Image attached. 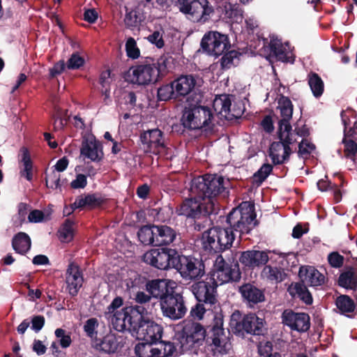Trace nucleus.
Returning a JSON list of instances; mask_svg holds the SVG:
<instances>
[{"label":"nucleus","instance_id":"f257e3e1","mask_svg":"<svg viewBox=\"0 0 357 357\" xmlns=\"http://www.w3.org/2000/svg\"><path fill=\"white\" fill-rule=\"evenodd\" d=\"M147 310L144 306L130 305L116 314L114 319L116 331L126 330L136 331L139 339L157 344L162 338L163 327L153 320L144 317Z\"/></svg>","mask_w":357,"mask_h":357},{"label":"nucleus","instance_id":"f03ea898","mask_svg":"<svg viewBox=\"0 0 357 357\" xmlns=\"http://www.w3.org/2000/svg\"><path fill=\"white\" fill-rule=\"evenodd\" d=\"M229 181H225L222 176L217 174H204L194 178L191 181L190 195L201 198L208 204H214V198L227 193Z\"/></svg>","mask_w":357,"mask_h":357},{"label":"nucleus","instance_id":"7ed1b4c3","mask_svg":"<svg viewBox=\"0 0 357 357\" xmlns=\"http://www.w3.org/2000/svg\"><path fill=\"white\" fill-rule=\"evenodd\" d=\"M227 223L236 235L238 234V245L243 236L250 234L259 224L257 220L255 204L252 202H242L229 213Z\"/></svg>","mask_w":357,"mask_h":357},{"label":"nucleus","instance_id":"20e7f679","mask_svg":"<svg viewBox=\"0 0 357 357\" xmlns=\"http://www.w3.org/2000/svg\"><path fill=\"white\" fill-rule=\"evenodd\" d=\"M195 103H190L183 110L181 121L189 130H202L206 135L213 132L215 125L212 120L213 114L211 109L206 106H202V96L197 95Z\"/></svg>","mask_w":357,"mask_h":357},{"label":"nucleus","instance_id":"39448f33","mask_svg":"<svg viewBox=\"0 0 357 357\" xmlns=\"http://www.w3.org/2000/svg\"><path fill=\"white\" fill-rule=\"evenodd\" d=\"M213 211V204H208L201 198L192 195L190 198L185 199L176 208V213L178 216H183L190 222H193L195 229L198 231L204 227L202 223L208 220L209 215Z\"/></svg>","mask_w":357,"mask_h":357},{"label":"nucleus","instance_id":"423d86ee","mask_svg":"<svg viewBox=\"0 0 357 357\" xmlns=\"http://www.w3.org/2000/svg\"><path fill=\"white\" fill-rule=\"evenodd\" d=\"M177 236L175 229L166 225H146L137 232L139 241L144 245L160 247L172 243Z\"/></svg>","mask_w":357,"mask_h":357},{"label":"nucleus","instance_id":"0eeeda50","mask_svg":"<svg viewBox=\"0 0 357 357\" xmlns=\"http://www.w3.org/2000/svg\"><path fill=\"white\" fill-rule=\"evenodd\" d=\"M208 275L213 278L219 285L230 281L238 282L241 278V271L234 252H231L227 260L221 255H218Z\"/></svg>","mask_w":357,"mask_h":357},{"label":"nucleus","instance_id":"6e6552de","mask_svg":"<svg viewBox=\"0 0 357 357\" xmlns=\"http://www.w3.org/2000/svg\"><path fill=\"white\" fill-rule=\"evenodd\" d=\"M169 3L177 6L194 22L205 23L214 13V8L208 0H168Z\"/></svg>","mask_w":357,"mask_h":357},{"label":"nucleus","instance_id":"1a4fd4ad","mask_svg":"<svg viewBox=\"0 0 357 357\" xmlns=\"http://www.w3.org/2000/svg\"><path fill=\"white\" fill-rule=\"evenodd\" d=\"M172 262L173 268L185 280H199L205 274V265L203 261L191 255L185 256L177 251Z\"/></svg>","mask_w":357,"mask_h":357},{"label":"nucleus","instance_id":"9d476101","mask_svg":"<svg viewBox=\"0 0 357 357\" xmlns=\"http://www.w3.org/2000/svg\"><path fill=\"white\" fill-rule=\"evenodd\" d=\"M206 328L199 323L185 324L180 334L177 335V345L180 353L199 347L206 342Z\"/></svg>","mask_w":357,"mask_h":357},{"label":"nucleus","instance_id":"9b49d317","mask_svg":"<svg viewBox=\"0 0 357 357\" xmlns=\"http://www.w3.org/2000/svg\"><path fill=\"white\" fill-rule=\"evenodd\" d=\"M218 282L207 275L204 280L194 282L191 286V291L198 302L204 303L208 307L213 306L216 312L222 311L218 300Z\"/></svg>","mask_w":357,"mask_h":357},{"label":"nucleus","instance_id":"f8f14e48","mask_svg":"<svg viewBox=\"0 0 357 357\" xmlns=\"http://www.w3.org/2000/svg\"><path fill=\"white\" fill-rule=\"evenodd\" d=\"M200 45L204 52L215 57L231 48L228 36L216 31L206 32L201 40Z\"/></svg>","mask_w":357,"mask_h":357},{"label":"nucleus","instance_id":"ddd939ff","mask_svg":"<svg viewBox=\"0 0 357 357\" xmlns=\"http://www.w3.org/2000/svg\"><path fill=\"white\" fill-rule=\"evenodd\" d=\"M223 314H218L213 317V322L206 328V344L220 352L225 351L227 337L223 328Z\"/></svg>","mask_w":357,"mask_h":357},{"label":"nucleus","instance_id":"4468645a","mask_svg":"<svg viewBox=\"0 0 357 357\" xmlns=\"http://www.w3.org/2000/svg\"><path fill=\"white\" fill-rule=\"evenodd\" d=\"M160 307L163 316L172 320L183 318L187 312L183 296L174 289L160 301Z\"/></svg>","mask_w":357,"mask_h":357},{"label":"nucleus","instance_id":"2eb2a0df","mask_svg":"<svg viewBox=\"0 0 357 357\" xmlns=\"http://www.w3.org/2000/svg\"><path fill=\"white\" fill-rule=\"evenodd\" d=\"M177 250L167 248L151 249L143 255L146 264L160 270L173 268V259Z\"/></svg>","mask_w":357,"mask_h":357},{"label":"nucleus","instance_id":"dca6fc26","mask_svg":"<svg viewBox=\"0 0 357 357\" xmlns=\"http://www.w3.org/2000/svg\"><path fill=\"white\" fill-rule=\"evenodd\" d=\"M268 250H248L242 252L236 251L234 255L242 266L244 271H252L264 267L269 261Z\"/></svg>","mask_w":357,"mask_h":357},{"label":"nucleus","instance_id":"f3484780","mask_svg":"<svg viewBox=\"0 0 357 357\" xmlns=\"http://www.w3.org/2000/svg\"><path fill=\"white\" fill-rule=\"evenodd\" d=\"M282 324L291 330L301 333L306 332L310 327V318L305 312H295L291 310H285L282 314Z\"/></svg>","mask_w":357,"mask_h":357},{"label":"nucleus","instance_id":"a211bd4d","mask_svg":"<svg viewBox=\"0 0 357 357\" xmlns=\"http://www.w3.org/2000/svg\"><path fill=\"white\" fill-rule=\"evenodd\" d=\"M141 140L144 145H146L145 151L154 155L162 154L165 149L163 139V133L158 128L153 129L141 135Z\"/></svg>","mask_w":357,"mask_h":357},{"label":"nucleus","instance_id":"6ab92c4d","mask_svg":"<svg viewBox=\"0 0 357 357\" xmlns=\"http://www.w3.org/2000/svg\"><path fill=\"white\" fill-rule=\"evenodd\" d=\"M131 82L139 85H146L159 80L154 64H142L132 67Z\"/></svg>","mask_w":357,"mask_h":357},{"label":"nucleus","instance_id":"aec40b11","mask_svg":"<svg viewBox=\"0 0 357 357\" xmlns=\"http://www.w3.org/2000/svg\"><path fill=\"white\" fill-rule=\"evenodd\" d=\"M120 337L116 334L109 333L102 338H98L93 340V348L99 353L104 354H114L122 347L121 342L119 340Z\"/></svg>","mask_w":357,"mask_h":357},{"label":"nucleus","instance_id":"412c9836","mask_svg":"<svg viewBox=\"0 0 357 357\" xmlns=\"http://www.w3.org/2000/svg\"><path fill=\"white\" fill-rule=\"evenodd\" d=\"M298 276L303 282L315 289L322 287L327 282L326 276L312 266H301Z\"/></svg>","mask_w":357,"mask_h":357},{"label":"nucleus","instance_id":"4be33fe9","mask_svg":"<svg viewBox=\"0 0 357 357\" xmlns=\"http://www.w3.org/2000/svg\"><path fill=\"white\" fill-rule=\"evenodd\" d=\"M84 282L82 273L78 265L70 263L66 272V282L67 289L71 296L77 295Z\"/></svg>","mask_w":357,"mask_h":357},{"label":"nucleus","instance_id":"5701e85b","mask_svg":"<svg viewBox=\"0 0 357 357\" xmlns=\"http://www.w3.org/2000/svg\"><path fill=\"white\" fill-rule=\"evenodd\" d=\"M238 291L241 295L243 302L250 307H253L265 301L264 291L252 283H243L238 287Z\"/></svg>","mask_w":357,"mask_h":357},{"label":"nucleus","instance_id":"b1692460","mask_svg":"<svg viewBox=\"0 0 357 357\" xmlns=\"http://www.w3.org/2000/svg\"><path fill=\"white\" fill-rule=\"evenodd\" d=\"M177 100H182L192 93L196 85V79L192 75H182L172 81Z\"/></svg>","mask_w":357,"mask_h":357},{"label":"nucleus","instance_id":"393cba45","mask_svg":"<svg viewBox=\"0 0 357 357\" xmlns=\"http://www.w3.org/2000/svg\"><path fill=\"white\" fill-rule=\"evenodd\" d=\"M102 143L94 135H84L82 138L80 156H103Z\"/></svg>","mask_w":357,"mask_h":357},{"label":"nucleus","instance_id":"a878e982","mask_svg":"<svg viewBox=\"0 0 357 357\" xmlns=\"http://www.w3.org/2000/svg\"><path fill=\"white\" fill-rule=\"evenodd\" d=\"M173 287L169 285V282L164 279H149L146 291L149 293L152 298L162 301L163 298L168 295Z\"/></svg>","mask_w":357,"mask_h":357},{"label":"nucleus","instance_id":"bb28decb","mask_svg":"<svg viewBox=\"0 0 357 357\" xmlns=\"http://www.w3.org/2000/svg\"><path fill=\"white\" fill-rule=\"evenodd\" d=\"M338 285L351 290L357 289V259L353 266H348L338 278Z\"/></svg>","mask_w":357,"mask_h":357},{"label":"nucleus","instance_id":"cd10ccee","mask_svg":"<svg viewBox=\"0 0 357 357\" xmlns=\"http://www.w3.org/2000/svg\"><path fill=\"white\" fill-rule=\"evenodd\" d=\"M202 249L209 255L220 253L215 227L204 231L202 236Z\"/></svg>","mask_w":357,"mask_h":357},{"label":"nucleus","instance_id":"c85d7f7f","mask_svg":"<svg viewBox=\"0 0 357 357\" xmlns=\"http://www.w3.org/2000/svg\"><path fill=\"white\" fill-rule=\"evenodd\" d=\"M215 228L217 232V242H218L220 252L230 249L236 238V234L229 227L227 228L215 227Z\"/></svg>","mask_w":357,"mask_h":357},{"label":"nucleus","instance_id":"c756f323","mask_svg":"<svg viewBox=\"0 0 357 357\" xmlns=\"http://www.w3.org/2000/svg\"><path fill=\"white\" fill-rule=\"evenodd\" d=\"M287 275L284 269L280 266L267 265L264 266L261 272V278L272 283H280L284 281Z\"/></svg>","mask_w":357,"mask_h":357},{"label":"nucleus","instance_id":"7c9ffc66","mask_svg":"<svg viewBox=\"0 0 357 357\" xmlns=\"http://www.w3.org/2000/svg\"><path fill=\"white\" fill-rule=\"evenodd\" d=\"M264 323V319L259 318L255 313L246 314L245 335H262Z\"/></svg>","mask_w":357,"mask_h":357},{"label":"nucleus","instance_id":"2f4dec72","mask_svg":"<svg viewBox=\"0 0 357 357\" xmlns=\"http://www.w3.org/2000/svg\"><path fill=\"white\" fill-rule=\"evenodd\" d=\"M289 294L293 297H298L303 303L310 305L313 303V298L307 287V284L301 280L298 282L292 283L288 288Z\"/></svg>","mask_w":357,"mask_h":357},{"label":"nucleus","instance_id":"473e14b6","mask_svg":"<svg viewBox=\"0 0 357 357\" xmlns=\"http://www.w3.org/2000/svg\"><path fill=\"white\" fill-rule=\"evenodd\" d=\"M149 278L136 272L132 273L126 280V286L130 294L137 291L146 289Z\"/></svg>","mask_w":357,"mask_h":357},{"label":"nucleus","instance_id":"72a5a7b5","mask_svg":"<svg viewBox=\"0 0 357 357\" xmlns=\"http://www.w3.org/2000/svg\"><path fill=\"white\" fill-rule=\"evenodd\" d=\"M105 203V199L96 194H88L84 197L79 196L76 198L75 202L72 204L73 210L87 207L94 208L100 206Z\"/></svg>","mask_w":357,"mask_h":357},{"label":"nucleus","instance_id":"f704fd0d","mask_svg":"<svg viewBox=\"0 0 357 357\" xmlns=\"http://www.w3.org/2000/svg\"><path fill=\"white\" fill-rule=\"evenodd\" d=\"M31 246V238L25 232H18L13 236L12 247L17 253L24 255L30 250Z\"/></svg>","mask_w":357,"mask_h":357},{"label":"nucleus","instance_id":"c9c22d12","mask_svg":"<svg viewBox=\"0 0 357 357\" xmlns=\"http://www.w3.org/2000/svg\"><path fill=\"white\" fill-rule=\"evenodd\" d=\"M245 314L236 310L230 317L229 326L232 332L236 335H245Z\"/></svg>","mask_w":357,"mask_h":357},{"label":"nucleus","instance_id":"e433bc0d","mask_svg":"<svg viewBox=\"0 0 357 357\" xmlns=\"http://www.w3.org/2000/svg\"><path fill=\"white\" fill-rule=\"evenodd\" d=\"M18 167L20 177L24 178L29 182L33 180L34 174L38 171L37 167L33 165L31 158H22L19 160Z\"/></svg>","mask_w":357,"mask_h":357},{"label":"nucleus","instance_id":"4c0bfd02","mask_svg":"<svg viewBox=\"0 0 357 357\" xmlns=\"http://www.w3.org/2000/svg\"><path fill=\"white\" fill-rule=\"evenodd\" d=\"M291 144L290 138L287 136L284 139H280L279 142H273L269 147L268 156H280V151H282L281 156H289L291 153L289 144Z\"/></svg>","mask_w":357,"mask_h":357},{"label":"nucleus","instance_id":"58836bf2","mask_svg":"<svg viewBox=\"0 0 357 357\" xmlns=\"http://www.w3.org/2000/svg\"><path fill=\"white\" fill-rule=\"evenodd\" d=\"M307 83L315 98H319L322 96L324 91V83L317 73L310 71L307 74Z\"/></svg>","mask_w":357,"mask_h":357},{"label":"nucleus","instance_id":"ea45409f","mask_svg":"<svg viewBox=\"0 0 357 357\" xmlns=\"http://www.w3.org/2000/svg\"><path fill=\"white\" fill-rule=\"evenodd\" d=\"M220 60V66L222 70H228L236 66L240 61L241 54L236 50H226Z\"/></svg>","mask_w":357,"mask_h":357},{"label":"nucleus","instance_id":"a19ab883","mask_svg":"<svg viewBox=\"0 0 357 357\" xmlns=\"http://www.w3.org/2000/svg\"><path fill=\"white\" fill-rule=\"evenodd\" d=\"M150 342H139L135 345V353L138 357H154L160 355L161 349L153 347Z\"/></svg>","mask_w":357,"mask_h":357},{"label":"nucleus","instance_id":"79ce46f5","mask_svg":"<svg viewBox=\"0 0 357 357\" xmlns=\"http://www.w3.org/2000/svg\"><path fill=\"white\" fill-rule=\"evenodd\" d=\"M123 305V299L121 296L115 297L112 303L107 306L105 312V317L112 319V324L113 328L116 330V325H114V319L116 318V314L122 312H124V310L130 306H126L121 310H117L118 308Z\"/></svg>","mask_w":357,"mask_h":357},{"label":"nucleus","instance_id":"37998d69","mask_svg":"<svg viewBox=\"0 0 357 357\" xmlns=\"http://www.w3.org/2000/svg\"><path fill=\"white\" fill-rule=\"evenodd\" d=\"M270 55L274 56L277 61H288L286 50L281 41L277 38H271L269 43Z\"/></svg>","mask_w":357,"mask_h":357},{"label":"nucleus","instance_id":"c03bdc74","mask_svg":"<svg viewBox=\"0 0 357 357\" xmlns=\"http://www.w3.org/2000/svg\"><path fill=\"white\" fill-rule=\"evenodd\" d=\"M173 61L174 59L172 56L169 54H163L160 56L156 63H153L155 69L157 70V74H158L159 79H162L167 75Z\"/></svg>","mask_w":357,"mask_h":357},{"label":"nucleus","instance_id":"a18cd8bd","mask_svg":"<svg viewBox=\"0 0 357 357\" xmlns=\"http://www.w3.org/2000/svg\"><path fill=\"white\" fill-rule=\"evenodd\" d=\"M335 305L341 314L348 317V314L354 312L356 308L354 301L347 295L339 296L336 298Z\"/></svg>","mask_w":357,"mask_h":357},{"label":"nucleus","instance_id":"49530a36","mask_svg":"<svg viewBox=\"0 0 357 357\" xmlns=\"http://www.w3.org/2000/svg\"><path fill=\"white\" fill-rule=\"evenodd\" d=\"M317 185L320 191H333V199L335 203H339L342 200L344 191L338 188L337 184L332 183L328 180L320 179L317 181Z\"/></svg>","mask_w":357,"mask_h":357},{"label":"nucleus","instance_id":"de8ad7c7","mask_svg":"<svg viewBox=\"0 0 357 357\" xmlns=\"http://www.w3.org/2000/svg\"><path fill=\"white\" fill-rule=\"evenodd\" d=\"M211 312L213 316L217 315L218 314H222V311L215 310V308L213 307L206 306V303L198 302L195 306L191 308L190 310V316L197 320H201L204 317V314L207 312Z\"/></svg>","mask_w":357,"mask_h":357},{"label":"nucleus","instance_id":"09e8293b","mask_svg":"<svg viewBox=\"0 0 357 357\" xmlns=\"http://www.w3.org/2000/svg\"><path fill=\"white\" fill-rule=\"evenodd\" d=\"M157 98L158 101L167 102L172 99L177 100L172 82L169 84H162L158 89Z\"/></svg>","mask_w":357,"mask_h":357},{"label":"nucleus","instance_id":"8fccbe9b","mask_svg":"<svg viewBox=\"0 0 357 357\" xmlns=\"http://www.w3.org/2000/svg\"><path fill=\"white\" fill-rule=\"evenodd\" d=\"M278 104V109L280 111L282 119H291L294 106L291 100L288 97L281 95Z\"/></svg>","mask_w":357,"mask_h":357},{"label":"nucleus","instance_id":"3c124183","mask_svg":"<svg viewBox=\"0 0 357 357\" xmlns=\"http://www.w3.org/2000/svg\"><path fill=\"white\" fill-rule=\"evenodd\" d=\"M158 342V347L156 348L161 349L160 357H168L173 355L174 352L179 349V346L177 345V337L174 340V342L160 340Z\"/></svg>","mask_w":357,"mask_h":357},{"label":"nucleus","instance_id":"603ef678","mask_svg":"<svg viewBox=\"0 0 357 357\" xmlns=\"http://www.w3.org/2000/svg\"><path fill=\"white\" fill-rule=\"evenodd\" d=\"M88 160L84 161L82 171L88 174V176H94L100 169V161L102 158H84Z\"/></svg>","mask_w":357,"mask_h":357},{"label":"nucleus","instance_id":"864d4df0","mask_svg":"<svg viewBox=\"0 0 357 357\" xmlns=\"http://www.w3.org/2000/svg\"><path fill=\"white\" fill-rule=\"evenodd\" d=\"M73 225L74 222L70 218L65 220L59 230V238L63 241H70L73 238Z\"/></svg>","mask_w":357,"mask_h":357},{"label":"nucleus","instance_id":"5fc2aeb1","mask_svg":"<svg viewBox=\"0 0 357 357\" xmlns=\"http://www.w3.org/2000/svg\"><path fill=\"white\" fill-rule=\"evenodd\" d=\"M99 326L98 321L96 318H90L84 323L83 329L87 337H90L93 343V340L98 339L97 328Z\"/></svg>","mask_w":357,"mask_h":357},{"label":"nucleus","instance_id":"6e6d98bb","mask_svg":"<svg viewBox=\"0 0 357 357\" xmlns=\"http://www.w3.org/2000/svg\"><path fill=\"white\" fill-rule=\"evenodd\" d=\"M142 20L139 13L136 10H131L126 11L124 18V23L127 28L133 29L139 26L141 24Z\"/></svg>","mask_w":357,"mask_h":357},{"label":"nucleus","instance_id":"4d7b16f0","mask_svg":"<svg viewBox=\"0 0 357 357\" xmlns=\"http://www.w3.org/2000/svg\"><path fill=\"white\" fill-rule=\"evenodd\" d=\"M126 51L128 57L132 59H138L140 56L139 49L137 47L135 40L130 37L126 43Z\"/></svg>","mask_w":357,"mask_h":357},{"label":"nucleus","instance_id":"13d9d810","mask_svg":"<svg viewBox=\"0 0 357 357\" xmlns=\"http://www.w3.org/2000/svg\"><path fill=\"white\" fill-rule=\"evenodd\" d=\"M221 106L220 113L224 112L225 116L229 114L231 112V102L230 98L227 96H223V98H215L213 102V107L217 110V107Z\"/></svg>","mask_w":357,"mask_h":357},{"label":"nucleus","instance_id":"bf43d9fd","mask_svg":"<svg viewBox=\"0 0 357 357\" xmlns=\"http://www.w3.org/2000/svg\"><path fill=\"white\" fill-rule=\"evenodd\" d=\"M84 59L78 52H75L68 60L66 67L70 70L79 69L84 66Z\"/></svg>","mask_w":357,"mask_h":357},{"label":"nucleus","instance_id":"052dcab7","mask_svg":"<svg viewBox=\"0 0 357 357\" xmlns=\"http://www.w3.org/2000/svg\"><path fill=\"white\" fill-rule=\"evenodd\" d=\"M133 296L132 299L139 306H144L146 303H149L152 299V296L149 293L146 294L143 290L137 291L131 294L130 296Z\"/></svg>","mask_w":357,"mask_h":357},{"label":"nucleus","instance_id":"680f3d73","mask_svg":"<svg viewBox=\"0 0 357 357\" xmlns=\"http://www.w3.org/2000/svg\"><path fill=\"white\" fill-rule=\"evenodd\" d=\"M328 264L333 268H339L343 266L344 258L338 252H332L327 257Z\"/></svg>","mask_w":357,"mask_h":357},{"label":"nucleus","instance_id":"e2e57ef3","mask_svg":"<svg viewBox=\"0 0 357 357\" xmlns=\"http://www.w3.org/2000/svg\"><path fill=\"white\" fill-rule=\"evenodd\" d=\"M55 336L59 340V344L62 348H67L70 346L72 340L70 335L66 334V331L62 328H57L54 332Z\"/></svg>","mask_w":357,"mask_h":357},{"label":"nucleus","instance_id":"0e129e2a","mask_svg":"<svg viewBox=\"0 0 357 357\" xmlns=\"http://www.w3.org/2000/svg\"><path fill=\"white\" fill-rule=\"evenodd\" d=\"M345 156H355L357 153V143L352 139H347L346 137L342 140Z\"/></svg>","mask_w":357,"mask_h":357},{"label":"nucleus","instance_id":"69168bd1","mask_svg":"<svg viewBox=\"0 0 357 357\" xmlns=\"http://www.w3.org/2000/svg\"><path fill=\"white\" fill-rule=\"evenodd\" d=\"M146 39L149 43L155 45L158 48L161 49L165 46V41L163 40L162 33L159 31H155L153 33L150 34Z\"/></svg>","mask_w":357,"mask_h":357},{"label":"nucleus","instance_id":"338daca9","mask_svg":"<svg viewBox=\"0 0 357 357\" xmlns=\"http://www.w3.org/2000/svg\"><path fill=\"white\" fill-rule=\"evenodd\" d=\"M45 319L43 315H34L32 317L30 324L31 328L35 332L38 333L44 326Z\"/></svg>","mask_w":357,"mask_h":357},{"label":"nucleus","instance_id":"774afa93","mask_svg":"<svg viewBox=\"0 0 357 357\" xmlns=\"http://www.w3.org/2000/svg\"><path fill=\"white\" fill-rule=\"evenodd\" d=\"M59 176L54 172L47 174L45 178L46 186L49 188L56 189L59 186Z\"/></svg>","mask_w":357,"mask_h":357}]
</instances>
